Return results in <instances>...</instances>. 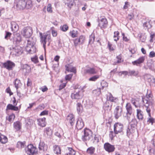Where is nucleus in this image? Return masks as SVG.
Returning a JSON list of instances; mask_svg holds the SVG:
<instances>
[{
	"mask_svg": "<svg viewBox=\"0 0 155 155\" xmlns=\"http://www.w3.org/2000/svg\"><path fill=\"white\" fill-rule=\"evenodd\" d=\"M40 37L41 42L43 44V48L45 50L46 43H48V45H49L51 41V35L48 33L42 34L40 33Z\"/></svg>",
	"mask_w": 155,
	"mask_h": 155,
	"instance_id": "obj_1",
	"label": "nucleus"
},
{
	"mask_svg": "<svg viewBox=\"0 0 155 155\" xmlns=\"http://www.w3.org/2000/svg\"><path fill=\"white\" fill-rule=\"evenodd\" d=\"M26 51L29 53L33 54L35 52L36 49L35 46H30L27 45L25 48Z\"/></svg>",
	"mask_w": 155,
	"mask_h": 155,
	"instance_id": "obj_24",
	"label": "nucleus"
},
{
	"mask_svg": "<svg viewBox=\"0 0 155 155\" xmlns=\"http://www.w3.org/2000/svg\"><path fill=\"white\" fill-rule=\"evenodd\" d=\"M45 144L43 142L41 141L39 144L38 148L39 150H44Z\"/></svg>",
	"mask_w": 155,
	"mask_h": 155,
	"instance_id": "obj_46",
	"label": "nucleus"
},
{
	"mask_svg": "<svg viewBox=\"0 0 155 155\" xmlns=\"http://www.w3.org/2000/svg\"><path fill=\"white\" fill-rule=\"evenodd\" d=\"M123 112V109L122 107L119 106H117L115 108L114 114L115 119H118L120 117L122 114Z\"/></svg>",
	"mask_w": 155,
	"mask_h": 155,
	"instance_id": "obj_10",
	"label": "nucleus"
},
{
	"mask_svg": "<svg viewBox=\"0 0 155 155\" xmlns=\"http://www.w3.org/2000/svg\"><path fill=\"white\" fill-rule=\"evenodd\" d=\"M85 40V37L83 35L80 36L78 38H77L74 40V45L77 46L79 45L82 44Z\"/></svg>",
	"mask_w": 155,
	"mask_h": 155,
	"instance_id": "obj_14",
	"label": "nucleus"
},
{
	"mask_svg": "<svg viewBox=\"0 0 155 155\" xmlns=\"http://www.w3.org/2000/svg\"><path fill=\"white\" fill-rule=\"evenodd\" d=\"M98 26L101 29L106 28L108 25V21L105 17H101L98 21Z\"/></svg>",
	"mask_w": 155,
	"mask_h": 155,
	"instance_id": "obj_6",
	"label": "nucleus"
},
{
	"mask_svg": "<svg viewBox=\"0 0 155 155\" xmlns=\"http://www.w3.org/2000/svg\"><path fill=\"white\" fill-rule=\"evenodd\" d=\"M12 34L8 32H6V34L5 37V39H8V38H10L11 37Z\"/></svg>",
	"mask_w": 155,
	"mask_h": 155,
	"instance_id": "obj_57",
	"label": "nucleus"
},
{
	"mask_svg": "<svg viewBox=\"0 0 155 155\" xmlns=\"http://www.w3.org/2000/svg\"><path fill=\"white\" fill-rule=\"evenodd\" d=\"M99 77V76L96 75L93 76L89 79V81H95Z\"/></svg>",
	"mask_w": 155,
	"mask_h": 155,
	"instance_id": "obj_47",
	"label": "nucleus"
},
{
	"mask_svg": "<svg viewBox=\"0 0 155 155\" xmlns=\"http://www.w3.org/2000/svg\"><path fill=\"white\" fill-rule=\"evenodd\" d=\"M149 57L152 58L155 57V53L154 51H151L150 52Z\"/></svg>",
	"mask_w": 155,
	"mask_h": 155,
	"instance_id": "obj_62",
	"label": "nucleus"
},
{
	"mask_svg": "<svg viewBox=\"0 0 155 155\" xmlns=\"http://www.w3.org/2000/svg\"><path fill=\"white\" fill-rule=\"evenodd\" d=\"M47 11L49 12H52L51 5V4H49L47 6Z\"/></svg>",
	"mask_w": 155,
	"mask_h": 155,
	"instance_id": "obj_56",
	"label": "nucleus"
},
{
	"mask_svg": "<svg viewBox=\"0 0 155 155\" xmlns=\"http://www.w3.org/2000/svg\"><path fill=\"white\" fill-rule=\"evenodd\" d=\"M95 151V148L92 147L88 148L87 150V152L90 154H93Z\"/></svg>",
	"mask_w": 155,
	"mask_h": 155,
	"instance_id": "obj_43",
	"label": "nucleus"
},
{
	"mask_svg": "<svg viewBox=\"0 0 155 155\" xmlns=\"http://www.w3.org/2000/svg\"><path fill=\"white\" fill-rule=\"evenodd\" d=\"M15 118V116L13 114H12L9 115L8 117H6L7 120H8L10 122H13Z\"/></svg>",
	"mask_w": 155,
	"mask_h": 155,
	"instance_id": "obj_42",
	"label": "nucleus"
},
{
	"mask_svg": "<svg viewBox=\"0 0 155 155\" xmlns=\"http://www.w3.org/2000/svg\"><path fill=\"white\" fill-rule=\"evenodd\" d=\"M6 92L9 94L10 96L13 94V93L11 91V89L9 87L7 88L6 90Z\"/></svg>",
	"mask_w": 155,
	"mask_h": 155,
	"instance_id": "obj_60",
	"label": "nucleus"
},
{
	"mask_svg": "<svg viewBox=\"0 0 155 155\" xmlns=\"http://www.w3.org/2000/svg\"><path fill=\"white\" fill-rule=\"evenodd\" d=\"M12 31L14 33L18 31L19 29V26L15 22L12 21L11 23Z\"/></svg>",
	"mask_w": 155,
	"mask_h": 155,
	"instance_id": "obj_17",
	"label": "nucleus"
},
{
	"mask_svg": "<svg viewBox=\"0 0 155 155\" xmlns=\"http://www.w3.org/2000/svg\"><path fill=\"white\" fill-rule=\"evenodd\" d=\"M75 90L73 93L71 94V97L73 99H79L83 96L82 94V88L78 85H76L75 87Z\"/></svg>",
	"mask_w": 155,
	"mask_h": 155,
	"instance_id": "obj_2",
	"label": "nucleus"
},
{
	"mask_svg": "<svg viewBox=\"0 0 155 155\" xmlns=\"http://www.w3.org/2000/svg\"><path fill=\"white\" fill-rule=\"evenodd\" d=\"M131 102L136 108H137L138 107V106L136 104V100L135 99L133 98H132L131 100Z\"/></svg>",
	"mask_w": 155,
	"mask_h": 155,
	"instance_id": "obj_63",
	"label": "nucleus"
},
{
	"mask_svg": "<svg viewBox=\"0 0 155 155\" xmlns=\"http://www.w3.org/2000/svg\"><path fill=\"white\" fill-rule=\"evenodd\" d=\"M101 89H103L104 87H106L108 86V84L107 82L103 81L101 83Z\"/></svg>",
	"mask_w": 155,
	"mask_h": 155,
	"instance_id": "obj_51",
	"label": "nucleus"
},
{
	"mask_svg": "<svg viewBox=\"0 0 155 155\" xmlns=\"http://www.w3.org/2000/svg\"><path fill=\"white\" fill-rule=\"evenodd\" d=\"M152 95L151 94H149L147 95V97L145 98H147V99H149L150 101H151V104H153L154 103V102L152 98Z\"/></svg>",
	"mask_w": 155,
	"mask_h": 155,
	"instance_id": "obj_48",
	"label": "nucleus"
},
{
	"mask_svg": "<svg viewBox=\"0 0 155 155\" xmlns=\"http://www.w3.org/2000/svg\"><path fill=\"white\" fill-rule=\"evenodd\" d=\"M22 69L23 71L26 73L30 72L31 70V68L30 66L27 64H24L23 66Z\"/></svg>",
	"mask_w": 155,
	"mask_h": 155,
	"instance_id": "obj_32",
	"label": "nucleus"
},
{
	"mask_svg": "<svg viewBox=\"0 0 155 155\" xmlns=\"http://www.w3.org/2000/svg\"><path fill=\"white\" fill-rule=\"evenodd\" d=\"M108 94H109L107 95V100L110 101L111 102H115L117 98L114 97L110 93H108Z\"/></svg>",
	"mask_w": 155,
	"mask_h": 155,
	"instance_id": "obj_30",
	"label": "nucleus"
},
{
	"mask_svg": "<svg viewBox=\"0 0 155 155\" xmlns=\"http://www.w3.org/2000/svg\"><path fill=\"white\" fill-rule=\"evenodd\" d=\"M84 134L82 135L81 139L84 142L90 141L92 138L93 133L88 129H85L84 131Z\"/></svg>",
	"mask_w": 155,
	"mask_h": 155,
	"instance_id": "obj_3",
	"label": "nucleus"
},
{
	"mask_svg": "<svg viewBox=\"0 0 155 155\" xmlns=\"http://www.w3.org/2000/svg\"><path fill=\"white\" fill-rule=\"evenodd\" d=\"M145 60V58L143 57H140L137 60L132 62V63L134 65H138L143 62Z\"/></svg>",
	"mask_w": 155,
	"mask_h": 155,
	"instance_id": "obj_21",
	"label": "nucleus"
},
{
	"mask_svg": "<svg viewBox=\"0 0 155 155\" xmlns=\"http://www.w3.org/2000/svg\"><path fill=\"white\" fill-rule=\"evenodd\" d=\"M54 153L56 154H61V149L60 147L57 145H55L53 147Z\"/></svg>",
	"mask_w": 155,
	"mask_h": 155,
	"instance_id": "obj_25",
	"label": "nucleus"
},
{
	"mask_svg": "<svg viewBox=\"0 0 155 155\" xmlns=\"http://www.w3.org/2000/svg\"><path fill=\"white\" fill-rule=\"evenodd\" d=\"M15 64L10 61H8L3 64L4 68L8 70H12V68L15 66Z\"/></svg>",
	"mask_w": 155,
	"mask_h": 155,
	"instance_id": "obj_13",
	"label": "nucleus"
},
{
	"mask_svg": "<svg viewBox=\"0 0 155 155\" xmlns=\"http://www.w3.org/2000/svg\"><path fill=\"white\" fill-rule=\"evenodd\" d=\"M68 29V27L66 25H64L63 26L60 27L61 30L63 31H66Z\"/></svg>",
	"mask_w": 155,
	"mask_h": 155,
	"instance_id": "obj_49",
	"label": "nucleus"
},
{
	"mask_svg": "<svg viewBox=\"0 0 155 155\" xmlns=\"http://www.w3.org/2000/svg\"><path fill=\"white\" fill-rule=\"evenodd\" d=\"M90 141L94 144L97 143L99 141V136L97 135H95L94 137L92 136V138Z\"/></svg>",
	"mask_w": 155,
	"mask_h": 155,
	"instance_id": "obj_34",
	"label": "nucleus"
},
{
	"mask_svg": "<svg viewBox=\"0 0 155 155\" xmlns=\"http://www.w3.org/2000/svg\"><path fill=\"white\" fill-rule=\"evenodd\" d=\"M45 120L46 118L45 117L38 119L37 121L38 125L42 127H45L46 124Z\"/></svg>",
	"mask_w": 155,
	"mask_h": 155,
	"instance_id": "obj_23",
	"label": "nucleus"
},
{
	"mask_svg": "<svg viewBox=\"0 0 155 155\" xmlns=\"http://www.w3.org/2000/svg\"><path fill=\"white\" fill-rule=\"evenodd\" d=\"M66 70L68 71L76 73V69L75 67H73L71 64H68L65 66Z\"/></svg>",
	"mask_w": 155,
	"mask_h": 155,
	"instance_id": "obj_19",
	"label": "nucleus"
},
{
	"mask_svg": "<svg viewBox=\"0 0 155 155\" xmlns=\"http://www.w3.org/2000/svg\"><path fill=\"white\" fill-rule=\"evenodd\" d=\"M31 60L33 62L35 63H37L38 62V58L37 57L31 58Z\"/></svg>",
	"mask_w": 155,
	"mask_h": 155,
	"instance_id": "obj_58",
	"label": "nucleus"
},
{
	"mask_svg": "<svg viewBox=\"0 0 155 155\" xmlns=\"http://www.w3.org/2000/svg\"><path fill=\"white\" fill-rule=\"evenodd\" d=\"M11 41L14 44H18L22 41V37L20 34L18 33H14L13 37L11 39Z\"/></svg>",
	"mask_w": 155,
	"mask_h": 155,
	"instance_id": "obj_8",
	"label": "nucleus"
},
{
	"mask_svg": "<svg viewBox=\"0 0 155 155\" xmlns=\"http://www.w3.org/2000/svg\"><path fill=\"white\" fill-rule=\"evenodd\" d=\"M84 73L85 74H96L97 72L94 68L88 67L87 69H84Z\"/></svg>",
	"mask_w": 155,
	"mask_h": 155,
	"instance_id": "obj_18",
	"label": "nucleus"
},
{
	"mask_svg": "<svg viewBox=\"0 0 155 155\" xmlns=\"http://www.w3.org/2000/svg\"><path fill=\"white\" fill-rule=\"evenodd\" d=\"M69 152L66 154V155H75L76 152L71 148H68Z\"/></svg>",
	"mask_w": 155,
	"mask_h": 155,
	"instance_id": "obj_40",
	"label": "nucleus"
},
{
	"mask_svg": "<svg viewBox=\"0 0 155 155\" xmlns=\"http://www.w3.org/2000/svg\"><path fill=\"white\" fill-rule=\"evenodd\" d=\"M70 34L72 37L74 38L78 35V31L76 30H73L70 32Z\"/></svg>",
	"mask_w": 155,
	"mask_h": 155,
	"instance_id": "obj_39",
	"label": "nucleus"
},
{
	"mask_svg": "<svg viewBox=\"0 0 155 155\" xmlns=\"http://www.w3.org/2000/svg\"><path fill=\"white\" fill-rule=\"evenodd\" d=\"M143 26L144 27H146L147 28H149L151 27V25L150 24V23L148 22H145L143 24Z\"/></svg>",
	"mask_w": 155,
	"mask_h": 155,
	"instance_id": "obj_54",
	"label": "nucleus"
},
{
	"mask_svg": "<svg viewBox=\"0 0 155 155\" xmlns=\"http://www.w3.org/2000/svg\"><path fill=\"white\" fill-rule=\"evenodd\" d=\"M95 39L94 36V35H91L90 36V39L89 43L90 44L93 43Z\"/></svg>",
	"mask_w": 155,
	"mask_h": 155,
	"instance_id": "obj_50",
	"label": "nucleus"
},
{
	"mask_svg": "<svg viewBox=\"0 0 155 155\" xmlns=\"http://www.w3.org/2000/svg\"><path fill=\"white\" fill-rule=\"evenodd\" d=\"M117 63H119L122 61L121 60V56L120 55H119L117 57Z\"/></svg>",
	"mask_w": 155,
	"mask_h": 155,
	"instance_id": "obj_61",
	"label": "nucleus"
},
{
	"mask_svg": "<svg viewBox=\"0 0 155 155\" xmlns=\"http://www.w3.org/2000/svg\"><path fill=\"white\" fill-rule=\"evenodd\" d=\"M154 119L151 116H150V117H149V118L147 121V122L151 123V124L153 125V124L154 122Z\"/></svg>",
	"mask_w": 155,
	"mask_h": 155,
	"instance_id": "obj_52",
	"label": "nucleus"
},
{
	"mask_svg": "<svg viewBox=\"0 0 155 155\" xmlns=\"http://www.w3.org/2000/svg\"><path fill=\"white\" fill-rule=\"evenodd\" d=\"M14 85L16 90L21 87L22 86V84L21 83L20 81L17 79H16L14 82Z\"/></svg>",
	"mask_w": 155,
	"mask_h": 155,
	"instance_id": "obj_33",
	"label": "nucleus"
},
{
	"mask_svg": "<svg viewBox=\"0 0 155 155\" xmlns=\"http://www.w3.org/2000/svg\"><path fill=\"white\" fill-rule=\"evenodd\" d=\"M77 110L79 113L82 111L83 109L82 106L81 104L79 103H77Z\"/></svg>",
	"mask_w": 155,
	"mask_h": 155,
	"instance_id": "obj_45",
	"label": "nucleus"
},
{
	"mask_svg": "<svg viewBox=\"0 0 155 155\" xmlns=\"http://www.w3.org/2000/svg\"><path fill=\"white\" fill-rule=\"evenodd\" d=\"M104 147L105 150L109 153L114 152L115 149L114 146L108 143H105Z\"/></svg>",
	"mask_w": 155,
	"mask_h": 155,
	"instance_id": "obj_12",
	"label": "nucleus"
},
{
	"mask_svg": "<svg viewBox=\"0 0 155 155\" xmlns=\"http://www.w3.org/2000/svg\"><path fill=\"white\" fill-rule=\"evenodd\" d=\"M128 73L130 75L136 76L138 75V72L134 70H129L128 72Z\"/></svg>",
	"mask_w": 155,
	"mask_h": 155,
	"instance_id": "obj_44",
	"label": "nucleus"
},
{
	"mask_svg": "<svg viewBox=\"0 0 155 155\" xmlns=\"http://www.w3.org/2000/svg\"><path fill=\"white\" fill-rule=\"evenodd\" d=\"M45 131L47 134L49 136H50L52 134V131L49 127H46L45 129Z\"/></svg>",
	"mask_w": 155,
	"mask_h": 155,
	"instance_id": "obj_41",
	"label": "nucleus"
},
{
	"mask_svg": "<svg viewBox=\"0 0 155 155\" xmlns=\"http://www.w3.org/2000/svg\"><path fill=\"white\" fill-rule=\"evenodd\" d=\"M137 123L136 119L134 118H133L131 121L130 122V125L131 128H135L137 126Z\"/></svg>",
	"mask_w": 155,
	"mask_h": 155,
	"instance_id": "obj_35",
	"label": "nucleus"
},
{
	"mask_svg": "<svg viewBox=\"0 0 155 155\" xmlns=\"http://www.w3.org/2000/svg\"><path fill=\"white\" fill-rule=\"evenodd\" d=\"M72 75V74H69L67 75L65 78V79L66 80H70L71 78Z\"/></svg>",
	"mask_w": 155,
	"mask_h": 155,
	"instance_id": "obj_64",
	"label": "nucleus"
},
{
	"mask_svg": "<svg viewBox=\"0 0 155 155\" xmlns=\"http://www.w3.org/2000/svg\"><path fill=\"white\" fill-rule=\"evenodd\" d=\"M15 106L16 105L9 104L7 106V110H12L16 111L19 110L21 108V105H20L19 107H19H18Z\"/></svg>",
	"mask_w": 155,
	"mask_h": 155,
	"instance_id": "obj_20",
	"label": "nucleus"
},
{
	"mask_svg": "<svg viewBox=\"0 0 155 155\" xmlns=\"http://www.w3.org/2000/svg\"><path fill=\"white\" fill-rule=\"evenodd\" d=\"M123 129L124 125L120 123H116L114 125V131L116 134L122 132Z\"/></svg>",
	"mask_w": 155,
	"mask_h": 155,
	"instance_id": "obj_9",
	"label": "nucleus"
},
{
	"mask_svg": "<svg viewBox=\"0 0 155 155\" xmlns=\"http://www.w3.org/2000/svg\"><path fill=\"white\" fill-rule=\"evenodd\" d=\"M33 33V30L31 27L27 26L24 27L21 30V34L25 38H30Z\"/></svg>",
	"mask_w": 155,
	"mask_h": 155,
	"instance_id": "obj_4",
	"label": "nucleus"
},
{
	"mask_svg": "<svg viewBox=\"0 0 155 155\" xmlns=\"http://www.w3.org/2000/svg\"><path fill=\"white\" fill-rule=\"evenodd\" d=\"M25 8L28 9L32 7V2L31 0H27L26 1L25 0Z\"/></svg>",
	"mask_w": 155,
	"mask_h": 155,
	"instance_id": "obj_36",
	"label": "nucleus"
},
{
	"mask_svg": "<svg viewBox=\"0 0 155 155\" xmlns=\"http://www.w3.org/2000/svg\"><path fill=\"white\" fill-rule=\"evenodd\" d=\"M26 153L29 155H34L37 152L36 148L32 144H29L26 149Z\"/></svg>",
	"mask_w": 155,
	"mask_h": 155,
	"instance_id": "obj_7",
	"label": "nucleus"
},
{
	"mask_svg": "<svg viewBox=\"0 0 155 155\" xmlns=\"http://www.w3.org/2000/svg\"><path fill=\"white\" fill-rule=\"evenodd\" d=\"M8 141L7 137L0 133V142L2 143H5Z\"/></svg>",
	"mask_w": 155,
	"mask_h": 155,
	"instance_id": "obj_29",
	"label": "nucleus"
},
{
	"mask_svg": "<svg viewBox=\"0 0 155 155\" xmlns=\"http://www.w3.org/2000/svg\"><path fill=\"white\" fill-rule=\"evenodd\" d=\"M33 121L30 119H29L26 120V124L29 126H31L33 124Z\"/></svg>",
	"mask_w": 155,
	"mask_h": 155,
	"instance_id": "obj_53",
	"label": "nucleus"
},
{
	"mask_svg": "<svg viewBox=\"0 0 155 155\" xmlns=\"http://www.w3.org/2000/svg\"><path fill=\"white\" fill-rule=\"evenodd\" d=\"M25 0H15L14 6L18 10H23L25 8Z\"/></svg>",
	"mask_w": 155,
	"mask_h": 155,
	"instance_id": "obj_5",
	"label": "nucleus"
},
{
	"mask_svg": "<svg viewBox=\"0 0 155 155\" xmlns=\"http://www.w3.org/2000/svg\"><path fill=\"white\" fill-rule=\"evenodd\" d=\"M125 107L127 113H132L133 109L131 104L130 103H127L126 104Z\"/></svg>",
	"mask_w": 155,
	"mask_h": 155,
	"instance_id": "obj_28",
	"label": "nucleus"
},
{
	"mask_svg": "<svg viewBox=\"0 0 155 155\" xmlns=\"http://www.w3.org/2000/svg\"><path fill=\"white\" fill-rule=\"evenodd\" d=\"M142 101L143 104L146 107H148L150 103H151V101H149V99H147V98L145 97H142Z\"/></svg>",
	"mask_w": 155,
	"mask_h": 155,
	"instance_id": "obj_31",
	"label": "nucleus"
},
{
	"mask_svg": "<svg viewBox=\"0 0 155 155\" xmlns=\"http://www.w3.org/2000/svg\"><path fill=\"white\" fill-rule=\"evenodd\" d=\"M132 114V113L126 112V114L124 115V117L125 119H127L128 122H130L131 117Z\"/></svg>",
	"mask_w": 155,
	"mask_h": 155,
	"instance_id": "obj_37",
	"label": "nucleus"
},
{
	"mask_svg": "<svg viewBox=\"0 0 155 155\" xmlns=\"http://www.w3.org/2000/svg\"><path fill=\"white\" fill-rule=\"evenodd\" d=\"M137 117L138 119L142 120L143 119V112L140 109L137 110Z\"/></svg>",
	"mask_w": 155,
	"mask_h": 155,
	"instance_id": "obj_22",
	"label": "nucleus"
},
{
	"mask_svg": "<svg viewBox=\"0 0 155 155\" xmlns=\"http://www.w3.org/2000/svg\"><path fill=\"white\" fill-rule=\"evenodd\" d=\"M25 144V142L18 141L17 144V147L19 148H22L24 147Z\"/></svg>",
	"mask_w": 155,
	"mask_h": 155,
	"instance_id": "obj_38",
	"label": "nucleus"
},
{
	"mask_svg": "<svg viewBox=\"0 0 155 155\" xmlns=\"http://www.w3.org/2000/svg\"><path fill=\"white\" fill-rule=\"evenodd\" d=\"M67 120L71 126H73L75 123V118L73 114H69L67 117Z\"/></svg>",
	"mask_w": 155,
	"mask_h": 155,
	"instance_id": "obj_15",
	"label": "nucleus"
},
{
	"mask_svg": "<svg viewBox=\"0 0 155 155\" xmlns=\"http://www.w3.org/2000/svg\"><path fill=\"white\" fill-rule=\"evenodd\" d=\"M148 67L149 68L152 70H153L154 69V64L153 63H148L147 64Z\"/></svg>",
	"mask_w": 155,
	"mask_h": 155,
	"instance_id": "obj_55",
	"label": "nucleus"
},
{
	"mask_svg": "<svg viewBox=\"0 0 155 155\" xmlns=\"http://www.w3.org/2000/svg\"><path fill=\"white\" fill-rule=\"evenodd\" d=\"M84 125V123L82 119L79 117L77 121L76 127L78 130H81L83 128Z\"/></svg>",
	"mask_w": 155,
	"mask_h": 155,
	"instance_id": "obj_16",
	"label": "nucleus"
},
{
	"mask_svg": "<svg viewBox=\"0 0 155 155\" xmlns=\"http://www.w3.org/2000/svg\"><path fill=\"white\" fill-rule=\"evenodd\" d=\"M13 126L14 128L17 131L19 130L21 128V124L19 121H16L14 122Z\"/></svg>",
	"mask_w": 155,
	"mask_h": 155,
	"instance_id": "obj_26",
	"label": "nucleus"
},
{
	"mask_svg": "<svg viewBox=\"0 0 155 155\" xmlns=\"http://www.w3.org/2000/svg\"><path fill=\"white\" fill-rule=\"evenodd\" d=\"M64 3L67 6L71 8L72 6L74 3V0H64Z\"/></svg>",
	"mask_w": 155,
	"mask_h": 155,
	"instance_id": "obj_27",
	"label": "nucleus"
},
{
	"mask_svg": "<svg viewBox=\"0 0 155 155\" xmlns=\"http://www.w3.org/2000/svg\"><path fill=\"white\" fill-rule=\"evenodd\" d=\"M22 48L19 46H16L13 47L12 52L16 56H19L22 53Z\"/></svg>",
	"mask_w": 155,
	"mask_h": 155,
	"instance_id": "obj_11",
	"label": "nucleus"
},
{
	"mask_svg": "<svg viewBox=\"0 0 155 155\" xmlns=\"http://www.w3.org/2000/svg\"><path fill=\"white\" fill-rule=\"evenodd\" d=\"M48 114V111L46 110H45L41 112L40 115V116L47 115Z\"/></svg>",
	"mask_w": 155,
	"mask_h": 155,
	"instance_id": "obj_59",
	"label": "nucleus"
}]
</instances>
